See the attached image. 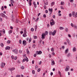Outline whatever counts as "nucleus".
I'll return each mask as SVG.
<instances>
[{"label": "nucleus", "instance_id": "obj_28", "mask_svg": "<svg viewBox=\"0 0 77 77\" xmlns=\"http://www.w3.org/2000/svg\"><path fill=\"white\" fill-rule=\"evenodd\" d=\"M35 69H38V66L36 65L35 66Z\"/></svg>", "mask_w": 77, "mask_h": 77}, {"label": "nucleus", "instance_id": "obj_58", "mask_svg": "<svg viewBox=\"0 0 77 77\" xmlns=\"http://www.w3.org/2000/svg\"><path fill=\"white\" fill-rule=\"evenodd\" d=\"M19 42L20 44H21V40H20Z\"/></svg>", "mask_w": 77, "mask_h": 77}, {"label": "nucleus", "instance_id": "obj_40", "mask_svg": "<svg viewBox=\"0 0 77 77\" xmlns=\"http://www.w3.org/2000/svg\"><path fill=\"white\" fill-rule=\"evenodd\" d=\"M24 33L27 34V31H26V30L25 29L24 30Z\"/></svg>", "mask_w": 77, "mask_h": 77}, {"label": "nucleus", "instance_id": "obj_1", "mask_svg": "<svg viewBox=\"0 0 77 77\" xmlns=\"http://www.w3.org/2000/svg\"><path fill=\"white\" fill-rule=\"evenodd\" d=\"M56 30H54L53 32H50L49 35H52V36H54L56 35Z\"/></svg>", "mask_w": 77, "mask_h": 77}, {"label": "nucleus", "instance_id": "obj_2", "mask_svg": "<svg viewBox=\"0 0 77 77\" xmlns=\"http://www.w3.org/2000/svg\"><path fill=\"white\" fill-rule=\"evenodd\" d=\"M54 24H55V22L53 19H52L50 21V25L51 26H53Z\"/></svg>", "mask_w": 77, "mask_h": 77}, {"label": "nucleus", "instance_id": "obj_32", "mask_svg": "<svg viewBox=\"0 0 77 77\" xmlns=\"http://www.w3.org/2000/svg\"><path fill=\"white\" fill-rule=\"evenodd\" d=\"M35 47H36V45H35V44H34L32 45L33 48H35Z\"/></svg>", "mask_w": 77, "mask_h": 77}, {"label": "nucleus", "instance_id": "obj_56", "mask_svg": "<svg viewBox=\"0 0 77 77\" xmlns=\"http://www.w3.org/2000/svg\"><path fill=\"white\" fill-rule=\"evenodd\" d=\"M42 63V61H40V62L38 64L39 65H41V64Z\"/></svg>", "mask_w": 77, "mask_h": 77}, {"label": "nucleus", "instance_id": "obj_57", "mask_svg": "<svg viewBox=\"0 0 77 77\" xmlns=\"http://www.w3.org/2000/svg\"><path fill=\"white\" fill-rule=\"evenodd\" d=\"M0 21H3V19L2 18H0Z\"/></svg>", "mask_w": 77, "mask_h": 77}, {"label": "nucleus", "instance_id": "obj_49", "mask_svg": "<svg viewBox=\"0 0 77 77\" xmlns=\"http://www.w3.org/2000/svg\"><path fill=\"white\" fill-rule=\"evenodd\" d=\"M71 26H72V27H74V24L72 23H71Z\"/></svg>", "mask_w": 77, "mask_h": 77}, {"label": "nucleus", "instance_id": "obj_24", "mask_svg": "<svg viewBox=\"0 0 77 77\" xmlns=\"http://www.w3.org/2000/svg\"><path fill=\"white\" fill-rule=\"evenodd\" d=\"M70 56H71V53H69L67 55V57H70Z\"/></svg>", "mask_w": 77, "mask_h": 77}, {"label": "nucleus", "instance_id": "obj_37", "mask_svg": "<svg viewBox=\"0 0 77 77\" xmlns=\"http://www.w3.org/2000/svg\"><path fill=\"white\" fill-rule=\"evenodd\" d=\"M38 20H39V17H37V19L35 20V21H36V22L38 21Z\"/></svg>", "mask_w": 77, "mask_h": 77}, {"label": "nucleus", "instance_id": "obj_9", "mask_svg": "<svg viewBox=\"0 0 77 77\" xmlns=\"http://www.w3.org/2000/svg\"><path fill=\"white\" fill-rule=\"evenodd\" d=\"M77 51V49L75 47H74L73 48V52H75Z\"/></svg>", "mask_w": 77, "mask_h": 77}, {"label": "nucleus", "instance_id": "obj_48", "mask_svg": "<svg viewBox=\"0 0 77 77\" xmlns=\"http://www.w3.org/2000/svg\"><path fill=\"white\" fill-rule=\"evenodd\" d=\"M1 9L2 10V11H3V10L4 9V7H3V6L2 7Z\"/></svg>", "mask_w": 77, "mask_h": 77}, {"label": "nucleus", "instance_id": "obj_19", "mask_svg": "<svg viewBox=\"0 0 77 77\" xmlns=\"http://www.w3.org/2000/svg\"><path fill=\"white\" fill-rule=\"evenodd\" d=\"M54 5V2H52L51 3V6H52V7L53 6V5Z\"/></svg>", "mask_w": 77, "mask_h": 77}, {"label": "nucleus", "instance_id": "obj_23", "mask_svg": "<svg viewBox=\"0 0 77 77\" xmlns=\"http://www.w3.org/2000/svg\"><path fill=\"white\" fill-rule=\"evenodd\" d=\"M11 40H8L7 42V44H10V43H11Z\"/></svg>", "mask_w": 77, "mask_h": 77}, {"label": "nucleus", "instance_id": "obj_47", "mask_svg": "<svg viewBox=\"0 0 77 77\" xmlns=\"http://www.w3.org/2000/svg\"><path fill=\"white\" fill-rule=\"evenodd\" d=\"M19 52L20 53H22V51L21 50H20L19 51Z\"/></svg>", "mask_w": 77, "mask_h": 77}, {"label": "nucleus", "instance_id": "obj_41", "mask_svg": "<svg viewBox=\"0 0 77 77\" xmlns=\"http://www.w3.org/2000/svg\"><path fill=\"white\" fill-rule=\"evenodd\" d=\"M66 41L67 42H68V44H69V40L68 39H66Z\"/></svg>", "mask_w": 77, "mask_h": 77}, {"label": "nucleus", "instance_id": "obj_33", "mask_svg": "<svg viewBox=\"0 0 77 77\" xmlns=\"http://www.w3.org/2000/svg\"><path fill=\"white\" fill-rule=\"evenodd\" d=\"M32 74H35V70H32Z\"/></svg>", "mask_w": 77, "mask_h": 77}, {"label": "nucleus", "instance_id": "obj_12", "mask_svg": "<svg viewBox=\"0 0 77 77\" xmlns=\"http://www.w3.org/2000/svg\"><path fill=\"white\" fill-rule=\"evenodd\" d=\"M72 15L73 17H75V18L76 14H75V12L74 11L72 12Z\"/></svg>", "mask_w": 77, "mask_h": 77}, {"label": "nucleus", "instance_id": "obj_61", "mask_svg": "<svg viewBox=\"0 0 77 77\" xmlns=\"http://www.w3.org/2000/svg\"><path fill=\"white\" fill-rule=\"evenodd\" d=\"M26 61H27V62H28L29 61V59L27 58L26 59Z\"/></svg>", "mask_w": 77, "mask_h": 77}, {"label": "nucleus", "instance_id": "obj_18", "mask_svg": "<svg viewBox=\"0 0 77 77\" xmlns=\"http://www.w3.org/2000/svg\"><path fill=\"white\" fill-rule=\"evenodd\" d=\"M9 34H11V33H12V30H10L8 32Z\"/></svg>", "mask_w": 77, "mask_h": 77}, {"label": "nucleus", "instance_id": "obj_25", "mask_svg": "<svg viewBox=\"0 0 77 77\" xmlns=\"http://www.w3.org/2000/svg\"><path fill=\"white\" fill-rule=\"evenodd\" d=\"M31 41H32V38H30L29 39V43H30V42H31Z\"/></svg>", "mask_w": 77, "mask_h": 77}, {"label": "nucleus", "instance_id": "obj_13", "mask_svg": "<svg viewBox=\"0 0 77 77\" xmlns=\"http://www.w3.org/2000/svg\"><path fill=\"white\" fill-rule=\"evenodd\" d=\"M5 50H10V47L9 46H7L5 47Z\"/></svg>", "mask_w": 77, "mask_h": 77}, {"label": "nucleus", "instance_id": "obj_53", "mask_svg": "<svg viewBox=\"0 0 77 77\" xmlns=\"http://www.w3.org/2000/svg\"><path fill=\"white\" fill-rule=\"evenodd\" d=\"M34 39H37V36H34Z\"/></svg>", "mask_w": 77, "mask_h": 77}, {"label": "nucleus", "instance_id": "obj_8", "mask_svg": "<svg viewBox=\"0 0 77 77\" xmlns=\"http://www.w3.org/2000/svg\"><path fill=\"white\" fill-rule=\"evenodd\" d=\"M5 63H2L1 65V68H3L5 66Z\"/></svg>", "mask_w": 77, "mask_h": 77}, {"label": "nucleus", "instance_id": "obj_64", "mask_svg": "<svg viewBox=\"0 0 77 77\" xmlns=\"http://www.w3.org/2000/svg\"><path fill=\"white\" fill-rule=\"evenodd\" d=\"M16 77H20V75H16Z\"/></svg>", "mask_w": 77, "mask_h": 77}, {"label": "nucleus", "instance_id": "obj_14", "mask_svg": "<svg viewBox=\"0 0 77 77\" xmlns=\"http://www.w3.org/2000/svg\"><path fill=\"white\" fill-rule=\"evenodd\" d=\"M51 61L52 62L51 63V65H54V60H51Z\"/></svg>", "mask_w": 77, "mask_h": 77}, {"label": "nucleus", "instance_id": "obj_16", "mask_svg": "<svg viewBox=\"0 0 77 77\" xmlns=\"http://www.w3.org/2000/svg\"><path fill=\"white\" fill-rule=\"evenodd\" d=\"M26 51L27 54H29V53H30V52L29 51V49H26Z\"/></svg>", "mask_w": 77, "mask_h": 77}, {"label": "nucleus", "instance_id": "obj_29", "mask_svg": "<svg viewBox=\"0 0 77 77\" xmlns=\"http://www.w3.org/2000/svg\"><path fill=\"white\" fill-rule=\"evenodd\" d=\"M74 28H75V29H77V25H74Z\"/></svg>", "mask_w": 77, "mask_h": 77}, {"label": "nucleus", "instance_id": "obj_35", "mask_svg": "<svg viewBox=\"0 0 77 77\" xmlns=\"http://www.w3.org/2000/svg\"><path fill=\"white\" fill-rule=\"evenodd\" d=\"M0 45L1 47H3V46H4V45H3V43H1L0 44Z\"/></svg>", "mask_w": 77, "mask_h": 77}, {"label": "nucleus", "instance_id": "obj_11", "mask_svg": "<svg viewBox=\"0 0 77 77\" xmlns=\"http://www.w3.org/2000/svg\"><path fill=\"white\" fill-rule=\"evenodd\" d=\"M72 15L73 17H75V18L76 14H75V12L74 11L72 12Z\"/></svg>", "mask_w": 77, "mask_h": 77}, {"label": "nucleus", "instance_id": "obj_27", "mask_svg": "<svg viewBox=\"0 0 77 77\" xmlns=\"http://www.w3.org/2000/svg\"><path fill=\"white\" fill-rule=\"evenodd\" d=\"M35 31H36V29H37V25H36L35 26Z\"/></svg>", "mask_w": 77, "mask_h": 77}, {"label": "nucleus", "instance_id": "obj_20", "mask_svg": "<svg viewBox=\"0 0 77 77\" xmlns=\"http://www.w3.org/2000/svg\"><path fill=\"white\" fill-rule=\"evenodd\" d=\"M64 4H65V3L64 2H61V5H64Z\"/></svg>", "mask_w": 77, "mask_h": 77}, {"label": "nucleus", "instance_id": "obj_62", "mask_svg": "<svg viewBox=\"0 0 77 77\" xmlns=\"http://www.w3.org/2000/svg\"><path fill=\"white\" fill-rule=\"evenodd\" d=\"M50 74L51 75H53V72H51Z\"/></svg>", "mask_w": 77, "mask_h": 77}, {"label": "nucleus", "instance_id": "obj_10", "mask_svg": "<svg viewBox=\"0 0 77 77\" xmlns=\"http://www.w3.org/2000/svg\"><path fill=\"white\" fill-rule=\"evenodd\" d=\"M23 45H26V41L23 40Z\"/></svg>", "mask_w": 77, "mask_h": 77}, {"label": "nucleus", "instance_id": "obj_5", "mask_svg": "<svg viewBox=\"0 0 77 77\" xmlns=\"http://www.w3.org/2000/svg\"><path fill=\"white\" fill-rule=\"evenodd\" d=\"M42 39H45V34L44 33H42Z\"/></svg>", "mask_w": 77, "mask_h": 77}, {"label": "nucleus", "instance_id": "obj_44", "mask_svg": "<svg viewBox=\"0 0 77 77\" xmlns=\"http://www.w3.org/2000/svg\"><path fill=\"white\" fill-rule=\"evenodd\" d=\"M40 71H41V69L38 68L37 70L38 72H39Z\"/></svg>", "mask_w": 77, "mask_h": 77}, {"label": "nucleus", "instance_id": "obj_30", "mask_svg": "<svg viewBox=\"0 0 77 77\" xmlns=\"http://www.w3.org/2000/svg\"><path fill=\"white\" fill-rule=\"evenodd\" d=\"M10 2H11L12 3H15V2H14V0H10Z\"/></svg>", "mask_w": 77, "mask_h": 77}, {"label": "nucleus", "instance_id": "obj_52", "mask_svg": "<svg viewBox=\"0 0 77 77\" xmlns=\"http://www.w3.org/2000/svg\"><path fill=\"white\" fill-rule=\"evenodd\" d=\"M29 38H26V41H29Z\"/></svg>", "mask_w": 77, "mask_h": 77}, {"label": "nucleus", "instance_id": "obj_7", "mask_svg": "<svg viewBox=\"0 0 77 77\" xmlns=\"http://www.w3.org/2000/svg\"><path fill=\"white\" fill-rule=\"evenodd\" d=\"M0 15L1 16V17H3V18H5L6 16V15H5V14L3 13H1L0 14Z\"/></svg>", "mask_w": 77, "mask_h": 77}, {"label": "nucleus", "instance_id": "obj_60", "mask_svg": "<svg viewBox=\"0 0 77 77\" xmlns=\"http://www.w3.org/2000/svg\"><path fill=\"white\" fill-rule=\"evenodd\" d=\"M68 36L69 38H71V35L70 34H69Z\"/></svg>", "mask_w": 77, "mask_h": 77}, {"label": "nucleus", "instance_id": "obj_42", "mask_svg": "<svg viewBox=\"0 0 77 77\" xmlns=\"http://www.w3.org/2000/svg\"><path fill=\"white\" fill-rule=\"evenodd\" d=\"M3 33L5 34V30L4 29H3Z\"/></svg>", "mask_w": 77, "mask_h": 77}, {"label": "nucleus", "instance_id": "obj_26", "mask_svg": "<svg viewBox=\"0 0 77 77\" xmlns=\"http://www.w3.org/2000/svg\"><path fill=\"white\" fill-rule=\"evenodd\" d=\"M69 71V68L68 67H66V71Z\"/></svg>", "mask_w": 77, "mask_h": 77}, {"label": "nucleus", "instance_id": "obj_34", "mask_svg": "<svg viewBox=\"0 0 77 77\" xmlns=\"http://www.w3.org/2000/svg\"><path fill=\"white\" fill-rule=\"evenodd\" d=\"M31 30L32 32H33V31H34V29L33 28H32L31 29Z\"/></svg>", "mask_w": 77, "mask_h": 77}, {"label": "nucleus", "instance_id": "obj_50", "mask_svg": "<svg viewBox=\"0 0 77 77\" xmlns=\"http://www.w3.org/2000/svg\"><path fill=\"white\" fill-rule=\"evenodd\" d=\"M34 7L35 8H36V7H37V4H35V5H34Z\"/></svg>", "mask_w": 77, "mask_h": 77}, {"label": "nucleus", "instance_id": "obj_39", "mask_svg": "<svg viewBox=\"0 0 77 77\" xmlns=\"http://www.w3.org/2000/svg\"><path fill=\"white\" fill-rule=\"evenodd\" d=\"M26 61V58H24L23 59V60H22V62H25Z\"/></svg>", "mask_w": 77, "mask_h": 77}, {"label": "nucleus", "instance_id": "obj_4", "mask_svg": "<svg viewBox=\"0 0 77 77\" xmlns=\"http://www.w3.org/2000/svg\"><path fill=\"white\" fill-rule=\"evenodd\" d=\"M15 68L12 67V68L9 69L8 70H9V71H11V73H12V71H14V70H15Z\"/></svg>", "mask_w": 77, "mask_h": 77}, {"label": "nucleus", "instance_id": "obj_55", "mask_svg": "<svg viewBox=\"0 0 77 77\" xmlns=\"http://www.w3.org/2000/svg\"><path fill=\"white\" fill-rule=\"evenodd\" d=\"M43 17L44 18H46V15L45 14L43 15Z\"/></svg>", "mask_w": 77, "mask_h": 77}, {"label": "nucleus", "instance_id": "obj_3", "mask_svg": "<svg viewBox=\"0 0 77 77\" xmlns=\"http://www.w3.org/2000/svg\"><path fill=\"white\" fill-rule=\"evenodd\" d=\"M12 51L15 54H18V49H16L14 50H12Z\"/></svg>", "mask_w": 77, "mask_h": 77}, {"label": "nucleus", "instance_id": "obj_36", "mask_svg": "<svg viewBox=\"0 0 77 77\" xmlns=\"http://www.w3.org/2000/svg\"><path fill=\"white\" fill-rule=\"evenodd\" d=\"M58 73H59V75H60V76L62 75L61 74V72H60V71H58Z\"/></svg>", "mask_w": 77, "mask_h": 77}, {"label": "nucleus", "instance_id": "obj_21", "mask_svg": "<svg viewBox=\"0 0 77 77\" xmlns=\"http://www.w3.org/2000/svg\"><path fill=\"white\" fill-rule=\"evenodd\" d=\"M68 49H66L65 51V53H66V54H67V53H68Z\"/></svg>", "mask_w": 77, "mask_h": 77}, {"label": "nucleus", "instance_id": "obj_43", "mask_svg": "<svg viewBox=\"0 0 77 77\" xmlns=\"http://www.w3.org/2000/svg\"><path fill=\"white\" fill-rule=\"evenodd\" d=\"M29 6H31L32 5V3H31V2H29Z\"/></svg>", "mask_w": 77, "mask_h": 77}, {"label": "nucleus", "instance_id": "obj_63", "mask_svg": "<svg viewBox=\"0 0 77 77\" xmlns=\"http://www.w3.org/2000/svg\"><path fill=\"white\" fill-rule=\"evenodd\" d=\"M76 16H75V18L77 17V12L75 13Z\"/></svg>", "mask_w": 77, "mask_h": 77}, {"label": "nucleus", "instance_id": "obj_22", "mask_svg": "<svg viewBox=\"0 0 77 77\" xmlns=\"http://www.w3.org/2000/svg\"><path fill=\"white\" fill-rule=\"evenodd\" d=\"M60 30H63V29H64V28L60 26Z\"/></svg>", "mask_w": 77, "mask_h": 77}, {"label": "nucleus", "instance_id": "obj_6", "mask_svg": "<svg viewBox=\"0 0 77 77\" xmlns=\"http://www.w3.org/2000/svg\"><path fill=\"white\" fill-rule=\"evenodd\" d=\"M36 54H42V51H36Z\"/></svg>", "mask_w": 77, "mask_h": 77}, {"label": "nucleus", "instance_id": "obj_51", "mask_svg": "<svg viewBox=\"0 0 77 77\" xmlns=\"http://www.w3.org/2000/svg\"><path fill=\"white\" fill-rule=\"evenodd\" d=\"M69 16L70 17H72V14L71 13L69 14Z\"/></svg>", "mask_w": 77, "mask_h": 77}, {"label": "nucleus", "instance_id": "obj_54", "mask_svg": "<svg viewBox=\"0 0 77 77\" xmlns=\"http://www.w3.org/2000/svg\"><path fill=\"white\" fill-rule=\"evenodd\" d=\"M45 33L46 34H45V35H48V31H46L45 32Z\"/></svg>", "mask_w": 77, "mask_h": 77}, {"label": "nucleus", "instance_id": "obj_38", "mask_svg": "<svg viewBox=\"0 0 77 77\" xmlns=\"http://www.w3.org/2000/svg\"><path fill=\"white\" fill-rule=\"evenodd\" d=\"M65 30L67 32H68V29L67 28H66V29Z\"/></svg>", "mask_w": 77, "mask_h": 77}, {"label": "nucleus", "instance_id": "obj_45", "mask_svg": "<svg viewBox=\"0 0 77 77\" xmlns=\"http://www.w3.org/2000/svg\"><path fill=\"white\" fill-rule=\"evenodd\" d=\"M21 69H23L24 68V66H21Z\"/></svg>", "mask_w": 77, "mask_h": 77}, {"label": "nucleus", "instance_id": "obj_59", "mask_svg": "<svg viewBox=\"0 0 77 77\" xmlns=\"http://www.w3.org/2000/svg\"><path fill=\"white\" fill-rule=\"evenodd\" d=\"M17 57H15L14 58V60H17Z\"/></svg>", "mask_w": 77, "mask_h": 77}, {"label": "nucleus", "instance_id": "obj_17", "mask_svg": "<svg viewBox=\"0 0 77 77\" xmlns=\"http://www.w3.org/2000/svg\"><path fill=\"white\" fill-rule=\"evenodd\" d=\"M26 33H23V37H26V36H27V35H26Z\"/></svg>", "mask_w": 77, "mask_h": 77}, {"label": "nucleus", "instance_id": "obj_15", "mask_svg": "<svg viewBox=\"0 0 77 77\" xmlns=\"http://www.w3.org/2000/svg\"><path fill=\"white\" fill-rule=\"evenodd\" d=\"M48 10L50 12H51V14L52 12H53V9L52 8H49Z\"/></svg>", "mask_w": 77, "mask_h": 77}, {"label": "nucleus", "instance_id": "obj_31", "mask_svg": "<svg viewBox=\"0 0 77 77\" xmlns=\"http://www.w3.org/2000/svg\"><path fill=\"white\" fill-rule=\"evenodd\" d=\"M51 50L52 52H53V51H54V48H51Z\"/></svg>", "mask_w": 77, "mask_h": 77}, {"label": "nucleus", "instance_id": "obj_46", "mask_svg": "<svg viewBox=\"0 0 77 77\" xmlns=\"http://www.w3.org/2000/svg\"><path fill=\"white\" fill-rule=\"evenodd\" d=\"M60 8H61V9H63H63H64V8H63V6H60Z\"/></svg>", "mask_w": 77, "mask_h": 77}]
</instances>
